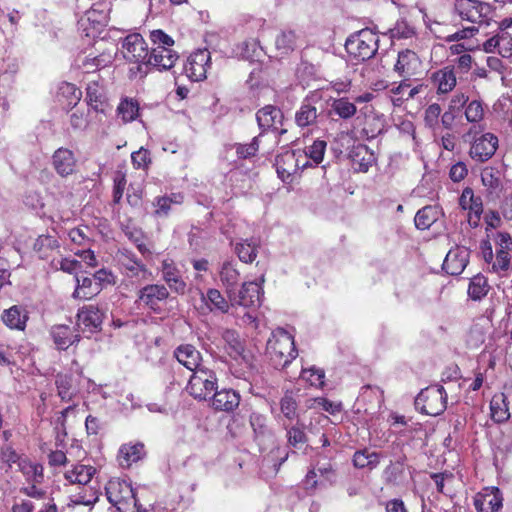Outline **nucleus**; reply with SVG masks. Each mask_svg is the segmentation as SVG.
Masks as SVG:
<instances>
[{
    "mask_svg": "<svg viewBox=\"0 0 512 512\" xmlns=\"http://www.w3.org/2000/svg\"><path fill=\"white\" fill-rule=\"evenodd\" d=\"M57 98L68 108L74 109L82 98V91L75 84L63 81L58 85Z\"/></svg>",
    "mask_w": 512,
    "mask_h": 512,
    "instance_id": "nucleus-35",
    "label": "nucleus"
},
{
    "mask_svg": "<svg viewBox=\"0 0 512 512\" xmlns=\"http://www.w3.org/2000/svg\"><path fill=\"white\" fill-rule=\"evenodd\" d=\"M473 58L469 53H464L455 58L447 67L453 68V73L460 77L467 74L472 68Z\"/></svg>",
    "mask_w": 512,
    "mask_h": 512,
    "instance_id": "nucleus-56",
    "label": "nucleus"
},
{
    "mask_svg": "<svg viewBox=\"0 0 512 512\" xmlns=\"http://www.w3.org/2000/svg\"><path fill=\"white\" fill-rule=\"evenodd\" d=\"M484 127L471 126L463 135L465 142L470 143L469 156L476 162H486L493 157L498 148V137L493 133H482Z\"/></svg>",
    "mask_w": 512,
    "mask_h": 512,
    "instance_id": "nucleus-3",
    "label": "nucleus"
},
{
    "mask_svg": "<svg viewBox=\"0 0 512 512\" xmlns=\"http://www.w3.org/2000/svg\"><path fill=\"white\" fill-rule=\"evenodd\" d=\"M161 274L168 290L177 295H184L187 291V283L180 269L173 260L165 259L161 263Z\"/></svg>",
    "mask_w": 512,
    "mask_h": 512,
    "instance_id": "nucleus-16",
    "label": "nucleus"
},
{
    "mask_svg": "<svg viewBox=\"0 0 512 512\" xmlns=\"http://www.w3.org/2000/svg\"><path fill=\"white\" fill-rule=\"evenodd\" d=\"M490 289L487 278L483 275H476L471 278L469 287H468V295L473 300H480L485 297Z\"/></svg>",
    "mask_w": 512,
    "mask_h": 512,
    "instance_id": "nucleus-50",
    "label": "nucleus"
},
{
    "mask_svg": "<svg viewBox=\"0 0 512 512\" xmlns=\"http://www.w3.org/2000/svg\"><path fill=\"white\" fill-rule=\"evenodd\" d=\"M117 115L121 118L123 123H130L135 121L139 116V103L132 98H123L117 106Z\"/></svg>",
    "mask_w": 512,
    "mask_h": 512,
    "instance_id": "nucleus-42",
    "label": "nucleus"
},
{
    "mask_svg": "<svg viewBox=\"0 0 512 512\" xmlns=\"http://www.w3.org/2000/svg\"><path fill=\"white\" fill-rule=\"evenodd\" d=\"M27 483L41 484L44 480V468L41 464L32 462L25 457L18 466Z\"/></svg>",
    "mask_w": 512,
    "mask_h": 512,
    "instance_id": "nucleus-40",
    "label": "nucleus"
},
{
    "mask_svg": "<svg viewBox=\"0 0 512 512\" xmlns=\"http://www.w3.org/2000/svg\"><path fill=\"white\" fill-rule=\"evenodd\" d=\"M110 9L104 2L94 3L88 10V19L97 23H106L109 19Z\"/></svg>",
    "mask_w": 512,
    "mask_h": 512,
    "instance_id": "nucleus-62",
    "label": "nucleus"
},
{
    "mask_svg": "<svg viewBox=\"0 0 512 512\" xmlns=\"http://www.w3.org/2000/svg\"><path fill=\"white\" fill-rule=\"evenodd\" d=\"M306 155L301 150H286L275 158L274 166L284 183H292L298 171L307 167Z\"/></svg>",
    "mask_w": 512,
    "mask_h": 512,
    "instance_id": "nucleus-9",
    "label": "nucleus"
},
{
    "mask_svg": "<svg viewBox=\"0 0 512 512\" xmlns=\"http://www.w3.org/2000/svg\"><path fill=\"white\" fill-rule=\"evenodd\" d=\"M95 473L96 469L93 466L78 464L71 470L66 471L64 477L71 484L85 486L91 481Z\"/></svg>",
    "mask_w": 512,
    "mask_h": 512,
    "instance_id": "nucleus-39",
    "label": "nucleus"
},
{
    "mask_svg": "<svg viewBox=\"0 0 512 512\" xmlns=\"http://www.w3.org/2000/svg\"><path fill=\"white\" fill-rule=\"evenodd\" d=\"M80 491L71 494L67 503L68 507L76 505L93 506L99 499L100 492L95 487L79 486Z\"/></svg>",
    "mask_w": 512,
    "mask_h": 512,
    "instance_id": "nucleus-38",
    "label": "nucleus"
},
{
    "mask_svg": "<svg viewBox=\"0 0 512 512\" xmlns=\"http://www.w3.org/2000/svg\"><path fill=\"white\" fill-rule=\"evenodd\" d=\"M416 35V29L406 20H398L391 29V36L395 39H409Z\"/></svg>",
    "mask_w": 512,
    "mask_h": 512,
    "instance_id": "nucleus-60",
    "label": "nucleus"
},
{
    "mask_svg": "<svg viewBox=\"0 0 512 512\" xmlns=\"http://www.w3.org/2000/svg\"><path fill=\"white\" fill-rule=\"evenodd\" d=\"M380 462V454L368 449L356 451L353 456L354 466L360 469L368 468L370 470L376 468Z\"/></svg>",
    "mask_w": 512,
    "mask_h": 512,
    "instance_id": "nucleus-46",
    "label": "nucleus"
},
{
    "mask_svg": "<svg viewBox=\"0 0 512 512\" xmlns=\"http://www.w3.org/2000/svg\"><path fill=\"white\" fill-rule=\"evenodd\" d=\"M76 287L73 297L76 299H91L102 291L99 283H95L93 278L75 276Z\"/></svg>",
    "mask_w": 512,
    "mask_h": 512,
    "instance_id": "nucleus-37",
    "label": "nucleus"
},
{
    "mask_svg": "<svg viewBox=\"0 0 512 512\" xmlns=\"http://www.w3.org/2000/svg\"><path fill=\"white\" fill-rule=\"evenodd\" d=\"M483 50L487 53L497 50L504 58L512 57V34L509 31L497 32L483 43Z\"/></svg>",
    "mask_w": 512,
    "mask_h": 512,
    "instance_id": "nucleus-27",
    "label": "nucleus"
},
{
    "mask_svg": "<svg viewBox=\"0 0 512 512\" xmlns=\"http://www.w3.org/2000/svg\"><path fill=\"white\" fill-rule=\"evenodd\" d=\"M211 67V54L206 48L192 52L184 65L186 76L195 82L206 79L208 69Z\"/></svg>",
    "mask_w": 512,
    "mask_h": 512,
    "instance_id": "nucleus-12",
    "label": "nucleus"
},
{
    "mask_svg": "<svg viewBox=\"0 0 512 512\" xmlns=\"http://www.w3.org/2000/svg\"><path fill=\"white\" fill-rule=\"evenodd\" d=\"M266 352L271 365L276 369L287 367L298 354L293 336L282 328L271 333Z\"/></svg>",
    "mask_w": 512,
    "mask_h": 512,
    "instance_id": "nucleus-2",
    "label": "nucleus"
},
{
    "mask_svg": "<svg viewBox=\"0 0 512 512\" xmlns=\"http://www.w3.org/2000/svg\"><path fill=\"white\" fill-rule=\"evenodd\" d=\"M330 115H336L342 120H349L357 113V107L348 97H340L332 100Z\"/></svg>",
    "mask_w": 512,
    "mask_h": 512,
    "instance_id": "nucleus-41",
    "label": "nucleus"
},
{
    "mask_svg": "<svg viewBox=\"0 0 512 512\" xmlns=\"http://www.w3.org/2000/svg\"><path fill=\"white\" fill-rule=\"evenodd\" d=\"M512 247V238L508 234H498V247L492 262V270L497 273L507 271L510 267L509 250Z\"/></svg>",
    "mask_w": 512,
    "mask_h": 512,
    "instance_id": "nucleus-26",
    "label": "nucleus"
},
{
    "mask_svg": "<svg viewBox=\"0 0 512 512\" xmlns=\"http://www.w3.org/2000/svg\"><path fill=\"white\" fill-rule=\"evenodd\" d=\"M282 111L274 105H266L256 112V120L260 136L269 130H277V123H281L283 119Z\"/></svg>",
    "mask_w": 512,
    "mask_h": 512,
    "instance_id": "nucleus-25",
    "label": "nucleus"
},
{
    "mask_svg": "<svg viewBox=\"0 0 512 512\" xmlns=\"http://www.w3.org/2000/svg\"><path fill=\"white\" fill-rule=\"evenodd\" d=\"M259 245L251 240H243L235 244V253L243 263H252L258 254Z\"/></svg>",
    "mask_w": 512,
    "mask_h": 512,
    "instance_id": "nucleus-47",
    "label": "nucleus"
},
{
    "mask_svg": "<svg viewBox=\"0 0 512 512\" xmlns=\"http://www.w3.org/2000/svg\"><path fill=\"white\" fill-rule=\"evenodd\" d=\"M127 179L125 172L118 170L113 176V203L119 204L126 189Z\"/></svg>",
    "mask_w": 512,
    "mask_h": 512,
    "instance_id": "nucleus-59",
    "label": "nucleus"
},
{
    "mask_svg": "<svg viewBox=\"0 0 512 512\" xmlns=\"http://www.w3.org/2000/svg\"><path fill=\"white\" fill-rule=\"evenodd\" d=\"M121 54L123 58L134 66L129 69V78H144L148 73L149 48L139 33L127 35L121 42Z\"/></svg>",
    "mask_w": 512,
    "mask_h": 512,
    "instance_id": "nucleus-1",
    "label": "nucleus"
},
{
    "mask_svg": "<svg viewBox=\"0 0 512 512\" xmlns=\"http://www.w3.org/2000/svg\"><path fill=\"white\" fill-rule=\"evenodd\" d=\"M459 206L468 211V223L471 227L479 225L483 213V201L481 196L475 195L471 187L463 189L459 197Z\"/></svg>",
    "mask_w": 512,
    "mask_h": 512,
    "instance_id": "nucleus-15",
    "label": "nucleus"
},
{
    "mask_svg": "<svg viewBox=\"0 0 512 512\" xmlns=\"http://www.w3.org/2000/svg\"><path fill=\"white\" fill-rule=\"evenodd\" d=\"M107 500L117 508L119 512H130L137 506V500L133 488L126 480L114 478L105 486Z\"/></svg>",
    "mask_w": 512,
    "mask_h": 512,
    "instance_id": "nucleus-7",
    "label": "nucleus"
},
{
    "mask_svg": "<svg viewBox=\"0 0 512 512\" xmlns=\"http://www.w3.org/2000/svg\"><path fill=\"white\" fill-rule=\"evenodd\" d=\"M107 313L105 304L90 303L78 310L77 320H103L107 318Z\"/></svg>",
    "mask_w": 512,
    "mask_h": 512,
    "instance_id": "nucleus-44",
    "label": "nucleus"
},
{
    "mask_svg": "<svg viewBox=\"0 0 512 512\" xmlns=\"http://www.w3.org/2000/svg\"><path fill=\"white\" fill-rule=\"evenodd\" d=\"M260 137V135L253 137L250 143H235L233 147L237 157L243 160L255 157L259 151Z\"/></svg>",
    "mask_w": 512,
    "mask_h": 512,
    "instance_id": "nucleus-52",
    "label": "nucleus"
},
{
    "mask_svg": "<svg viewBox=\"0 0 512 512\" xmlns=\"http://www.w3.org/2000/svg\"><path fill=\"white\" fill-rule=\"evenodd\" d=\"M170 292L164 284H147L137 292L136 303L155 314H163L166 311Z\"/></svg>",
    "mask_w": 512,
    "mask_h": 512,
    "instance_id": "nucleus-8",
    "label": "nucleus"
},
{
    "mask_svg": "<svg viewBox=\"0 0 512 512\" xmlns=\"http://www.w3.org/2000/svg\"><path fill=\"white\" fill-rule=\"evenodd\" d=\"M442 113V108L438 103L428 105L424 111L425 126L430 129H435L439 125V118Z\"/></svg>",
    "mask_w": 512,
    "mask_h": 512,
    "instance_id": "nucleus-63",
    "label": "nucleus"
},
{
    "mask_svg": "<svg viewBox=\"0 0 512 512\" xmlns=\"http://www.w3.org/2000/svg\"><path fill=\"white\" fill-rule=\"evenodd\" d=\"M212 395V406L216 410L230 412L239 406L240 395L232 389H216Z\"/></svg>",
    "mask_w": 512,
    "mask_h": 512,
    "instance_id": "nucleus-30",
    "label": "nucleus"
},
{
    "mask_svg": "<svg viewBox=\"0 0 512 512\" xmlns=\"http://www.w3.org/2000/svg\"><path fill=\"white\" fill-rule=\"evenodd\" d=\"M326 147V141L317 139L307 148V151L302 152L306 155V159L310 158L315 165H318L324 158Z\"/></svg>",
    "mask_w": 512,
    "mask_h": 512,
    "instance_id": "nucleus-61",
    "label": "nucleus"
},
{
    "mask_svg": "<svg viewBox=\"0 0 512 512\" xmlns=\"http://www.w3.org/2000/svg\"><path fill=\"white\" fill-rule=\"evenodd\" d=\"M223 339L227 344V352L231 358L241 364H244L245 368L250 367V356L246 352L245 346L240 339L238 333L234 330H226L223 333Z\"/></svg>",
    "mask_w": 512,
    "mask_h": 512,
    "instance_id": "nucleus-24",
    "label": "nucleus"
},
{
    "mask_svg": "<svg viewBox=\"0 0 512 512\" xmlns=\"http://www.w3.org/2000/svg\"><path fill=\"white\" fill-rule=\"evenodd\" d=\"M70 324H58L52 328V336L58 349L66 350L80 339V322H70Z\"/></svg>",
    "mask_w": 512,
    "mask_h": 512,
    "instance_id": "nucleus-21",
    "label": "nucleus"
},
{
    "mask_svg": "<svg viewBox=\"0 0 512 512\" xmlns=\"http://www.w3.org/2000/svg\"><path fill=\"white\" fill-rule=\"evenodd\" d=\"M85 102L96 114L107 116L112 110L109 98L106 93L104 79L100 74L88 81L85 87Z\"/></svg>",
    "mask_w": 512,
    "mask_h": 512,
    "instance_id": "nucleus-10",
    "label": "nucleus"
},
{
    "mask_svg": "<svg viewBox=\"0 0 512 512\" xmlns=\"http://www.w3.org/2000/svg\"><path fill=\"white\" fill-rule=\"evenodd\" d=\"M470 251L464 246L451 248L442 264V269L449 275H460L469 263Z\"/></svg>",
    "mask_w": 512,
    "mask_h": 512,
    "instance_id": "nucleus-17",
    "label": "nucleus"
},
{
    "mask_svg": "<svg viewBox=\"0 0 512 512\" xmlns=\"http://www.w3.org/2000/svg\"><path fill=\"white\" fill-rule=\"evenodd\" d=\"M323 100L320 90L310 91L303 99L301 106L295 113V123L300 128L309 127L317 123L318 110L316 104Z\"/></svg>",
    "mask_w": 512,
    "mask_h": 512,
    "instance_id": "nucleus-13",
    "label": "nucleus"
},
{
    "mask_svg": "<svg viewBox=\"0 0 512 512\" xmlns=\"http://www.w3.org/2000/svg\"><path fill=\"white\" fill-rule=\"evenodd\" d=\"M114 60V55L110 51H103L100 54H88L80 60L78 68L84 74H93L102 68L109 66Z\"/></svg>",
    "mask_w": 512,
    "mask_h": 512,
    "instance_id": "nucleus-29",
    "label": "nucleus"
},
{
    "mask_svg": "<svg viewBox=\"0 0 512 512\" xmlns=\"http://www.w3.org/2000/svg\"><path fill=\"white\" fill-rule=\"evenodd\" d=\"M57 395L63 402H70L78 394L71 374L59 372L55 375Z\"/></svg>",
    "mask_w": 512,
    "mask_h": 512,
    "instance_id": "nucleus-33",
    "label": "nucleus"
},
{
    "mask_svg": "<svg viewBox=\"0 0 512 512\" xmlns=\"http://www.w3.org/2000/svg\"><path fill=\"white\" fill-rule=\"evenodd\" d=\"M25 458V456L20 455L11 445H3L0 449V460L7 464L9 468L12 467L13 464L19 463Z\"/></svg>",
    "mask_w": 512,
    "mask_h": 512,
    "instance_id": "nucleus-64",
    "label": "nucleus"
},
{
    "mask_svg": "<svg viewBox=\"0 0 512 512\" xmlns=\"http://www.w3.org/2000/svg\"><path fill=\"white\" fill-rule=\"evenodd\" d=\"M116 257L119 264L125 269L126 275L129 277H135L141 272L146 273L148 271L146 265L128 249L124 248L118 250Z\"/></svg>",
    "mask_w": 512,
    "mask_h": 512,
    "instance_id": "nucleus-31",
    "label": "nucleus"
},
{
    "mask_svg": "<svg viewBox=\"0 0 512 512\" xmlns=\"http://www.w3.org/2000/svg\"><path fill=\"white\" fill-rule=\"evenodd\" d=\"M453 11L461 21L478 26V29L489 26L495 15V9L489 3L480 0H455Z\"/></svg>",
    "mask_w": 512,
    "mask_h": 512,
    "instance_id": "nucleus-4",
    "label": "nucleus"
},
{
    "mask_svg": "<svg viewBox=\"0 0 512 512\" xmlns=\"http://www.w3.org/2000/svg\"><path fill=\"white\" fill-rule=\"evenodd\" d=\"M490 410L491 417L495 422L501 423L509 418V409L504 394L493 396L490 402Z\"/></svg>",
    "mask_w": 512,
    "mask_h": 512,
    "instance_id": "nucleus-49",
    "label": "nucleus"
},
{
    "mask_svg": "<svg viewBox=\"0 0 512 512\" xmlns=\"http://www.w3.org/2000/svg\"><path fill=\"white\" fill-rule=\"evenodd\" d=\"M188 393L198 400H207L217 389V378L214 371L201 367L193 371L188 385Z\"/></svg>",
    "mask_w": 512,
    "mask_h": 512,
    "instance_id": "nucleus-11",
    "label": "nucleus"
},
{
    "mask_svg": "<svg viewBox=\"0 0 512 512\" xmlns=\"http://www.w3.org/2000/svg\"><path fill=\"white\" fill-rule=\"evenodd\" d=\"M280 410L287 420H294L298 417L297 402L292 394L286 393L280 400Z\"/></svg>",
    "mask_w": 512,
    "mask_h": 512,
    "instance_id": "nucleus-58",
    "label": "nucleus"
},
{
    "mask_svg": "<svg viewBox=\"0 0 512 512\" xmlns=\"http://www.w3.org/2000/svg\"><path fill=\"white\" fill-rule=\"evenodd\" d=\"M481 181L490 193L498 192L502 189V173L498 168L492 166L484 167L481 171Z\"/></svg>",
    "mask_w": 512,
    "mask_h": 512,
    "instance_id": "nucleus-43",
    "label": "nucleus"
},
{
    "mask_svg": "<svg viewBox=\"0 0 512 512\" xmlns=\"http://www.w3.org/2000/svg\"><path fill=\"white\" fill-rule=\"evenodd\" d=\"M58 240L51 235H39L35 240L33 249L41 259H46L52 251L59 248Z\"/></svg>",
    "mask_w": 512,
    "mask_h": 512,
    "instance_id": "nucleus-48",
    "label": "nucleus"
},
{
    "mask_svg": "<svg viewBox=\"0 0 512 512\" xmlns=\"http://www.w3.org/2000/svg\"><path fill=\"white\" fill-rule=\"evenodd\" d=\"M429 80L439 96L448 95L457 85V76L453 73V68L447 66L433 71Z\"/></svg>",
    "mask_w": 512,
    "mask_h": 512,
    "instance_id": "nucleus-20",
    "label": "nucleus"
},
{
    "mask_svg": "<svg viewBox=\"0 0 512 512\" xmlns=\"http://www.w3.org/2000/svg\"><path fill=\"white\" fill-rule=\"evenodd\" d=\"M415 407L421 413L438 416L447 407V393L441 385H431L420 391L415 398Z\"/></svg>",
    "mask_w": 512,
    "mask_h": 512,
    "instance_id": "nucleus-6",
    "label": "nucleus"
},
{
    "mask_svg": "<svg viewBox=\"0 0 512 512\" xmlns=\"http://www.w3.org/2000/svg\"><path fill=\"white\" fill-rule=\"evenodd\" d=\"M297 35L295 31L286 30L280 32L275 38V47L281 55H288L297 47Z\"/></svg>",
    "mask_w": 512,
    "mask_h": 512,
    "instance_id": "nucleus-45",
    "label": "nucleus"
},
{
    "mask_svg": "<svg viewBox=\"0 0 512 512\" xmlns=\"http://www.w3.org/2000/svg\"><path fill=\"white\" fill-rule=\"evenodd\" d=\"M286 429V436L290 446L299 447L307 442V436L304 432L305 425L297 421L295 425L287 426L284 424Z\"/></svg>",
    "mask_w": 512,
    "mask_h": 512,
    "instance_id": "nucleus-51",
    "label": "nucleus"
},
{
    "mask_svg": "<svg viewBox=\"0 0 512 512\" xmlns=\"http://www.w3.org/2000/svg\"><path fill=\"white\" fill-rule=\"evenodd\" d=\"M174 355L179 363L185 366L187 369L192 372L198 368H201V354L200 352L192 345H181L179 346Z\"/></svg>",
    "mask_w": 512,
    "mask_h": 512,
    "instance_id": "nucleus-34",
    "label": "nucleus"
},
{
    "mask_svg": "<svg viewBox=\"0 0 512 512\" xmlns=\"http://www.w3.org/2000/svg\"><path fill=\"white\" fill-rule=\"evenodd\" d=\"M74 152L68 148L60 147L52 155V166L61 177L72 175L76 169Z\"/></svg>",
    "mask_w": 512,
    "mask_h": 512,
    "instance_id": "nucleus-23",
    "label": "nucleus"
},
{
    "mask_svg": "<svg viewBox=\"0 0 512 512\" xmlns=\"http://www.w3.org/2000/svg\"><path fill=\"white\" fill-rule=\"evenodd\" d=\"M442 215V209L437 205H427L419 209L414 217L417 229H429Z\"/></svg>",
    "mask_w": 512,
    "mask_h": 512,
    "instance_id": "nucleus-36",
    "label": "nucleus"
},
{
    "mask_svg": "<svg viewBox=\"0 0 512 512\" xmlns=\"http://www.w3.org/2000/svg\"><path fill=\"white\" fill-rule=\"evenodd\" d=\"M146 455L145 446L141 442L123 444L119 449L118 460L121 467L128 468Z\"/></svg>",
    "mask_w": 512,
    "mask_h": 512,
    "instance_id": "nucleus-32",
    "label": "nucleus"
},
{
    "mask_svg": "<svg viewBox=\"0 0 512 512\" xmlns=\"http://www.w3.org/2000/svg\"><path fill=\"white\" fill-rule=\"evenodd\" d=\"M423 63L418 54L410 49L402 50L398 53L397 61L394 65V71L403 80L417 79L422 73Z\"/></svg>",
    "mask_w": 512,
    "mask_h": 512,
    "instance_id": "nucleus-14",
    "label": "nucleus"
},
{
    "mask_svg": "<svg viewBox=\"0 0 512 512\" xmlns=\"http://www.w3.org/2000/svg\"><path fill=\"white\" fill-rule=\"evenodd\" d=\"M464 115L467 122L478 124L484 118V107L480 100L468 101L464 109Z\"/></svg>",
    "mask_w": 512,
    "mask_h": 512,
    "instance_id": "nucleus-55",
    "label": "nucleus"
},
{
    "mask_svg": "<svg viewBox=\"0 0 512 512\" xmlns=\"http://www.w3.org/2000/svg\"><path fill=\"white\" fill-rule=\"evenodd\" d=\"M379 36L366 28L351 35L345 43V49L352 60L364 62L371 59L378 50Z\"/></svg>",
    "mask_w": 512,
    "mask_h": 512,
    "instance_id": "nucleus-5",
    "label": "nucleus"
},
{
    "mask_svg": "<svg viewBox=\"0 0 512 512\" xmlns=\"http://www.w3.org/2000/svg\"><path fill=\"white\" fill-rule=\"evenodd\" d=\"M474 506L477 512H497L503 506L502 493L496 487L485 488L475 495Z\"/></svg>",
    "mask_w": 512,
    "mask_h": 512,
    "instance_id": "nucleus-19",
    "label": "nucleus"
},
{
    "mask_svg": "<svg viewBox=\"0 0 512 512\" xmlns=\"http://www.w3.org/2000/svg\"><path fill=\"white\" fill-rule=\"evenodd\" d=\"M72 112L69 115V123L73 130L83 131L88 128L90 124L91 110L83 109H71Z\"/></svg>",
    "mask_w": 512,
    "mask_h": 512,
    "instance_id": "nucleus-54",
    "label": "nucleus"
},
{
    "mask_svg": "<svg viewBox=\"0 0 512 512\" xmlns=\"http://www.w3.org/2000/svg\"><path fill=\"white\" fill-rule=\"evenodd\" d=\"M219 275L222 284L229 290L238 284L240 278L239 271L231 262L223 263Z\"/></svg>",
    "mask_w": 512,
    "mask_h": 512,
    "instance_id": "nucleus-53",
    "label": "nucleus"
},
{
    "mask_svg": "<svg viewBox=\"0 0 512 512\" xmlns=\"http://www.w3.org/2000/svg\"><path fill=\"white\" fill-rule=\"evenodd\" d=\"M201 301L203 305L199 307L200 313L205 315L207 312L218 311L221 313H226L229 310L230 304L228 301L222 296L219 290L210 288L207 290L206 294L200 292Z\"/></svg>",
    "mask_w": 512,
    "mask_h": 512,
    "instance_id": "nucleus-28",
    "label": "nucleus"
},
{
    "mask_svg": "<svg viewBox=\"0 0 512 512\" xmlns=\"http://www.w3.org/2000/svg\"><path fill=\"white\" fill-rule=\"evenodd\" d=\"M177 59L178 54L172 49V47H153L149 52V58L147 61L149 72L151 69H157L159 71L169 70L174 67Z\"/></svg>",
    "mask_w": 512,
    "mask_h": 512,
    "instance_id": "nucleus-18",
    "label": "nucleus"
},
{
    "mask_svg": "<svg viewBox=\"0 0 512 512\" xmlns=\"http://www.w3.org/2000/svg\"><path fill=\"white\" fill-rule=\"evenodd\" d=\"M384 128L383 121L376 116L368 117L365 119L364 126L361 133L367 139H374L382 133Z\"/></svg>",
    "mask_w": 512,
    "mask_h": 512,
    "instance_id": "nucleus-57",
    "label": "nucleus"
},
{
    "mask_svg": "<svg viewBox=\"0 0 512 512\" xmlns=\"http://www.w3.org/2000/svg\"><path fill=\"white\" fill-rule=\"evenodd\" d=\"M264 282V276L260 277V281H249L244 282L239 291L236 304L245 307L252 308L260 305L261 297L263 296L262 284Z\"/></svg>",
    "mask_w": 512,
    "mask_h": 512,
    "instance_id": "nucleus-22",
    "label": "nucleus"
}]
</instances>
